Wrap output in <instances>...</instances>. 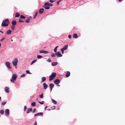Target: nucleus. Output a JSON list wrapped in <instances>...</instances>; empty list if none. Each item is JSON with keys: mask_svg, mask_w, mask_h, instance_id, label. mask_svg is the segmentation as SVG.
Returning <instances> with one entry per match:
<instances>
[{"mask_svg": "<svg viewBox=\"0 0 125 125\" xmlns=\"http://www.w3.org/2000/svg\"><path fill=\"white\" fill-rule=\"evenodd\" d=\"M9 23V20L8 19H6L3 21L1 24V26L3 27H7Z\"/></svg>", "mask_w": 125, "mask_h": 125, "instance_id": "f257e3e1", "label": "nucleus"}, {"mask_svg": "<svg viewBox=\"0 0 125 125\" xmlns=\"http://www.w3.org/2000/svg\"><path fill=\"white\" fill-rule=\"evenodd\" d=\"M56 73L55 72H53L49 76V80L51 81L53 80L56 77Z\"/></svg>", "mask_w": 125, "mask_h": 125, "instance_id": "f03ea898", "label": "nucleus"}, {"mask_svg": "<svg viewBox=\"0 0 125 125\" xmlns=\"http://www.w3.org/2000/svg\"><path fill=\"white\" fill-rule=\"evenodd\" d=\"M17 77V74L15 73L13 74L12 75V79L10 80L11 82L13 83H14V81L16 80Z\"/></svg>", "mask_w": 125, "mask_h": 125, "instance_id": "7ed1b4c3", "label": "nucleus"}, {"mask_svg": "<svg viewBox=\"0 0 125 125\" xmlns=\"http://www.w3.org/2000/svg\"><path fill=\"white\" fill-rule=\"evenodd\" d=\"M18 60L17 58H15L13 60L12 63L13 65L14 66H16L17 65Z\"/></svg>", "mask_w": 125, "mask_h": 125, "instance_id": "20e7f679", "label": "nucleus"}, {"mask_svg": "<svg viewBox=\"0 0 125 125\" xmlns=\"http://www.w3.org/2000/svg\"><path fill=\"white\" fill-rule=\"evenodd\" d=\"M46 9H50V7L48 4V2H47L45 3L43 7Z\"/></svg>", "mask_w": 125, "mask_h": 125, "instance_id": "39448f33", "label": "nucleus"}, {"mask_svg": "<svg viewBox=\"0 0 125 125\" xmlns=\"http://www.w3.org/2000/svg\"><path fill=\"white\" fill-rule=\"evenodd\" d=\"M5 64L8 69H10L11 68V67L10 66V63L9 62H6L5 63Z\"/></svg>", "mask_w": 125, "mask_h": 125, "instance_id": "423d86ee", "label": "nucleus"}, {"mask_svg": "<svg viewBox=\"0 0 125 125\" xmlns=\"http://www.w3.org/2000/svg\"><path fill=\"white\" fill-rule=\"evenodd\" d=\"M5 115L6 116H8L10 114V111L9 109H6L5 110Z\"/></svg>", "mask_w": 125, "mask_h": 125, "instance_id": "0eeeda50", "label": "nucleus"}, {"mask_svg": "<svg viewBox=\"0 0 125 125\" xmlns=\"http://www.w3.org/2000/svg\"><path fill=\"white\" fill-rule=\"evenodd\" d=\"M56 55L57 56V57H62V54L60 52H57L55 53Z\"/></svg>", "mask_w": 125, "mask_h": 125, "instance_id": "6e6552de", "label": "nucleus"}, {"mask_svg": "<svg viewBox=\"0 0 125 125\" xmlns=\"http://www.w3.org/2000/svg\"><path fill=\"white\" fill-rule=\"evenodd\" d=\"M60 81L59 79H57L54 81V83L55 84H58L60 83Z\"/></svg>", "mask_w": 125, "mask_h": 125, "instance_id": "1a4fd4ad", "label": "nucleus"}, {"mask_svg": "<svg viewBox=\"0 0 125 125\" xmlns=\"http://www.w3.org/2000/svg\"><path fill=\"white\" fill-rule=\"evenodd\" d=\"M39 52L40 53H43L44 54H46L49 53L48 52L44 50H40L39 51Z\"/></svg>", "mask_w": 125, "mask_h": 125, "instance_id": "9d476101", "label": "nucleus"}, {"mask_svg": "<svg viewBox=\"0 0 125 125\" xmlns=\"http://www.w3.org/2000/svg\"><path fill=\"white\" fill-rule=\"evenodd\" d=\"M43 88L44 89H46L48 87V85L46 83H44L43 84Z\"/></svg>", "mask_w": 125, "mask_h": 125, "instance_id": "9b49d317", "label": "nucleus"}, {"mask_svg": "<svg viewBox=\"0 0 125 125\" xmlns=\"http://www.w3.org/2000/svg\"><path fill=\"white\" fill-rule=\"evenodd\" d=\"M43 113L42 112L38 113L34 115V116H41L43 115Z\"/></svg>", "mask_w": 125, "mask_h": 125, "instance_id": "f8f14e48", "label": "nucleus"}, {"mask_svg": "<svg viewBox=\"0 0 125 125\" xmlns=\"http://www.w3.org/2000/svg\"><path fill=\"white\" fill-rule=\"evenodd\" d=\"M9 88L8 87H6L5 88V91L7 93H9Z\"/></svg>", "mask_w": 125, "mask_h": 125, "instance_id": "ddd939ff", "label": "nucleus"}, {"mask_svg": "<svg viewBox=\"0 0 125 125\" xmlns=\"http://www.w3.org/2000/svg\"><path fill=\"white\" fill-rule=\"evenodd\" d=\"M44 10V9L43 8L40 9L39 10V13L40 14L42 13L43 12Z\"/></svg>", "mask_w": 125, "mask_h": 125, "instance_id": "4468645a", "label": "nucleus"}, {"mask_svg": "<svg viewBox=\"0 0 125 125\" xmlns=\"http://www.w3.org/2000/svg\"><path fill=\"white\" fill-rule=\"evenodd\" d=\"M70 74V73L69 71H67L66 74V76L67 77H69Z\"/></svg>", "mask_w": 125, "mask_h": 125, "instance_id": "2eb2a0df", "label": "nucleus"}, {"mask_svg": "<svg viewBox=\"0 0 125 125\" xmlns=\"http://www.w3.org/2000/svg\"><path fill=\"white\" fill-rule=\"evenodd\" d=\"M11 23L12 25H16L17 24V22L13 20L12 21Z\"/></svg>", "mask_w": 125, "mask_h": 125, "instance_id": "dca6fc26", "label": "nucleus"}, {"mask_svg": "<svg viewBox=\"0 0 125 125\" xmlns=\"http://www.w3.org/2000/svg\"><path fill=\"white\" fill-rule=\"evenodd\" d=\"M58 64V62H52V65L53 66H55L57 65Z\"/></svg>", "mask_w": 125, "mask_h": 125, "instance_id": "f3484780", "label": "nucleus"}, {"mask_svg": "<svg viewBox=\"0 0 125 125\" xmlns=\"http://www.w3.org/2000/svg\"><path fill=\"white\" fill-rule=\"evenodd\" d=\"M32 110V108H28L27 110V113L28 114L30 112H31Z\"/></svg>", "mask_w": 125, "mask_h": 125, "instance_id": "a211bd4d", "label": "nucleus"}, {"mask_svg": "<svg viewBox=\"0 0 125 125\" xmlns=\"http://www.w3.org/2000/svg\"><path fill=\"white\" fill-rule=\"evenodd\" d=\"M68 44L65 45L62 48V49L64 50H66L68 49Z\"/></svg>", "mask_w": 125, "mask_h": 125, "instance_id": "6ab92c4d", "label": "nucleus"}, {"mask_svg": "<svg viewBox=\"0 0 125 125\" xmlns=\"http://www.w3.org/2000/svg\"><path fill=\"white\" fill-rule=\"evenodd\" d=\"M54 86V85L52 83H50L49 85V86L50 87V88H53Z\"/></svg>", "mask_w": 125, "mask_h": 125, "instance_id": "aec40b11", "label": "nucleus"}, {"mask_svg": "<svg viewBox=\"0 0 125 125\" xmlns=\"http://www.w3.org/2000/svg\"><path fill=\"white\" fill-rule=\"evenodd\" d=\"M11 31L10 30H8V31H7L6 33L7 35H9L11 34Z\"/></svg>", "mask_w": 125, "mask_h": 125, "instance_id": "412c9836", "label": "nucleus"}, {"mask_svg": "<svg viewBox=\"0 0 125 125\" xmlns=\"http://www.w3.org/2000/svg\"><path fill=\"white\" fill-rule=\"evenodd\" d=\"M78 37L77 34L74 33L73 34V37L75 38H77Z\"/></svg>", "mask_w": 125, "mask_h": 125, "instance_id": "4be33fe9", "label": "nucleus"}, {"mask_svg": "<svg viewBox=\"0 0 125 125\" xmlns=\"http://www.w3.org/2000/svg\"><path fill=\"white\" fill-rule=\"evenodd\" d=\"M42 81L41 82H43L44 81L46 80V78L45 77H42L41 78Z\"/></svg>", "mask_w": 125, "mask_h": 125, "instance_id": "5701e85b", "label": "nucleus"}, {"mask_svg": "<svg viewBox=\"0 0 125 125\" xmlns=\"http://www.w3.org/2000/svg\"><path fill=\"white\" fill-rule=\"evenodd\" d=\"M51 100H52V102L54 104H57V102L55 100L52 98L51 99Z\"/></svg>", "mask_w": 125, "mask_h": 125, "instance_id": "b1692460", "label": "nucleus"}, {"mask_svg": "<svg viewBox=\"0 0 125 125\" xmlns=\"http://www.w3.org/2000/svg\"><path fill=\"white\" fill-rule=\"evenodd\" d=\"M20 16V14L16 12L15 14V17H19Z\"/></svg>", "mask_w": 125, "mask_h": 125, "instance_id": "393cba45", "label": "nucleus"}, {"mask_svg": "<svg viewBox=\"0 0 125 125\" xmlns=\"http://www.w3.org/2000/svg\"><path fill=\"white\" fill-rule=\"evenodd\" d=\"M43 57L41 56V55H37V58L38 59H41V58H42Z\"/></svg>", "mask_w": 125, "mask_h": 125, "instance_id": "a878e982", "label": "nucleus"}, {"mask_svg": "<svg viewBox=\"0 0 125 125\" xmlns=\"http://www.w3.org/2000/svg\"><path fill=\"white\" fill-rule=\"evenodd\" d=\"M31 105L32 106H34L36 105V103L35 102L32 103L31 104Z\"/></svg>", "mask_w": 125, "mask_h": 125, "instance_id": "bb28decb", "label": "nucleus"}, {"mask_svg": "<svg viewBox=\"0 0 125 125\" xmlns=\"http://www.w3.org/2000/svg\"><path fill=\"white\" fill-rule=\"evenodd\" d=\"M20 18L21 19H25L26 17L25 16L22 15H21L20 16Z\"/></svg>", "mask_w": 125, "mask_h": 125, "instance_id": "cd10ccee", "label": "nucleus"}, {"mask_svg": "<svg viewBox=\"0 0 125 125\" xmlns=\"http://www.w3.org/2000/svg\"><path fill=\"white\" fill-rule=\"evenodd\" d=\"M37 61V60H34L31 63V65H32L33 64L35 63Z\"/></svg>", "mask_w": 125, "mask_h": 125, "instance_id": "c85d7f7f", "label": "nucleus"}, {"mask_svg": "<svg viewBox=\"0 0 125 125\" xmlns=\"http://www.w3.org/2000/svg\"><path fill=\"white\" fill-rule=\"evenodd\" d=\"M58 47V46H57L54 49V52H57V48Z\"/></svg>", "mask_w": 125, "mask_h": 125, "instance_id": "c756f323", "label": "nucleus"}, {"mask_svg": "<svg viewBox=\"0 0 125 125\" xmlns=\"http://www.w3.org/2000/svg\"><path fill=\"white\" fill-rule=\"evenodd\" d=\"M4 112V110H0V113L1 114H3Z\"/></svg>", "mask_w": 125, "mask_h": 125, "instance_id": "7c9ffc66", "label": "nucleus"}, {"mask_svg": "<svg viewBox=\"0 0 125 125\" xmlns=\"http://www.w3.org/2000/svg\"><path fill=\"white\" fill-rule=\"evenodd\" d=\"M37 11L36 12V13H35V14L33 16V19H34L37 16Z\"/></svg>", "mask_w": 125, "mask_h": 125, "instance_id": "2f4dec72", "label": "nucleus"}, {"mask_svg": "<svg viewBox=\"0 0 125 125\" xmlns=\"http://www.w3.org/2000/svg\"><path fill=\"white\" fill-rule=\"evenodd\" d=\"M25 22L27 23H28L30 21V20L28 18V19L27 20H25Z\"/></svg>", "mask_w": 125, "mask_h": 125, "instance_id": "473e14b6", "label": "nucleus"}, {"mask_svg": "<svg viewBox=\"0 0 125 125\" xmlns=\"http://www.w3.org/2000/svg\"><path fill=\"white\" fill-rule=\"evenodd\" d=\"M51 56L52 57H55L56 56L55 53H52L51 55Z\"/></svg>", "mask_w": 125, "mask_h": 125, "instance_id": "72a5a7b5", "label": "nucleus"}, {"mask_svg": "<svg viewBox=\"0 0 125 125\" xmlns=\"http://www.w3.org/2000/svg\"><path fill=\"white\" fill-rule=\"evenodd\" d=\"M26 72L27 74H31V73L30 72L29 70H26Z\"/></svg>", "mask_w": 125, "mask_h": 125, "instance_id": "f704fd0d", "label": "nucleus"}, {"mask_svg": "<svg viewBox=\"0 0 125 125\" xmlns=\"http://www.w3.org/2000/svg\"><path fill=\"white\" fill-rule=\"evenodd\" d=\"M43 93H42L41 94L39 95V96L40 97V98H42L43 97Z\"/></svg>", "mask_w": 125, "mask_h": 125, "instance_id": "c9c22d12", "label": "nucleus"}, {"mask_svg": "<svg viewBox=\"0 0 125 125\" xmlns=\"http://www.w3.org/2000/svg\"><path fill=\"white\" fill-rule=\"evenodd\" d=\"M38 103H39L40 104H44V102L43 101H42L41 102H40L39 101H38Z\"/></svg>", "mask_w": 125, "mask_h": 125, "instance_id": "e433bc0d", "label": "nucleus"}, {"mask_svg": "<svg viewBox=\"0 0 125 125\" xmlns=\"http://www.w3.org/2000/svg\"><path fill=\"white\" fill-rule=\"evenodd\" d=\"M6 103V102H2L1 103V104L2 105H4Z\"/></svg>", "mask_w": 125, "mask_h": 125, "instance_id": "4c0bfd02", "label": "nucleus"}, {"mask_svg": "<svg viewBox=\"0 0 125 125\" xmlns=\"http://www.w3.org/2000/svg\"><path fill=\"white\" fill-rule=\"evenodd\" d=\"M47 62H52V60H51L50 58H49L48 60L46 61Z\"/></svg>", "mask_w": 125, "mask_h": 125, "instance_id": "58836bf2", "label": "nucleus"}, {"mask_svg": "<svg viewBox=\"0 0 125 125\" xmlns=\"http://www.w3.org/2000/svg\"><path fill=\"white\" fill-rule=\"evenodd\" d=\"M24 22L22 19H20L19 20V22Z\"/></svg>", "mask_w": 125, "mask_h": 125, "instance_id": "ea45409f", "label": "nucleus"}, {"mask_svg": "<svg viewBox=\"0 0 125 125\" xmlns=\"http://www.w3.org/2000/svg\"><path fill=\"white\" fill-rule=\"evenodd\" d=\"M48 4L49 5V7L50 6H52L53 5V4L52 3H50L48 2Z\"/></svg>", "mask_w": 125, "mask_h": 125, "instance_id": "a19ab883", "label": "nucleus"}, {"mask_svg": "<svg viewBox=\"0 0 125 125\" xmlns=\"http://www.w3.org/2000/svg\"><path fill=\"white\" fill-rule=\"evenodd\" d=\"M14 28H15L14 26L13 25L11 26V29L12 30H14Z\"/></svg>", "mask_w": 125, "mask_h": 125, "instance_id": "79ce46f5", "label": "nucleus"}, {"mask_svg": "<svg viewBox=\"0 0 125 125\" xmlns=\"http://www.w3.org/2000/svg\"><path fill=\"white\" fill-rule=\"evenodd\" d=\"M62 0H60L57 2V4L58 5H59L60 4V2Z\"/></svg>", "mask_w": 125, "mask_h": 125, "instance_id": "37998d69", "label": "nucleus"}, {"mask_svg": "<svg viewBox=\"0 0 125 125\" xmlns=\"http://www.w3.org/2000/svg\"><path fill=\"white\" fill-rule=\"evenodd\" d=\"M55 0H50L49 1L51 3H53L54 2H55Z\"/></svg>", "mask_w": 125, "mask_h": 125, "instance_id": "c03bdc74", "label": "nucleus"}, {"mask_svg": "<svg viewBox=\"0 0 125 125\" xmlns=\"http://www.w3.org/2000/svg\"><path fill=\"white\" fill-rule=\"evenodd\" d=\"M61 51L62 52V54H63L64 53V50H63V49H62L61 48Z\"/></svg>", "mask_w": 125, "mask_h": 125, "instance_id": "a18cd8bd", "label": "nucleus"}, {"mask_svg": "<svg viewBox=\"0 0 125 125\" xmlns=\"http://www.w3.org/2000/svg\"><path fill=\"white\" fill-rule=\"evenodd\" d=\"M27 108V107L26 106H24V111H25Z\"/></svg>", "mask_w": 125, "mask_h": 125, "instance_id": "49530a36", "label": "nucleus"}, {"mask_svg": "<svg viewBox=\"0 0 125 125\" xmlns=\"http://www.w3.org/2000/svg\"><path fill=\"white\" fill-rule=\"evenodd\" d=\"M25 76V74H23L22 75H21V77H24Z\"/></svg>", "mask_w": 125, "mask_h": 125, "instance_id": "de8ad7c7", "label": "nucleus"}, {"mask_svg": "<svg viewBox=\"0 0 125 125\" xmlns=\"http://www.w3.org/2000/svg\"><path fill=\"white\" fill-rule=\"evenodd\" d=\"M36 111V109L35 108H34L32 112V113H34Z\"/></svg>", "mask_w": 125, "mask_h": 125, "instance_id": "09e8293b", "label": "nucleus"}, {"mask_svg": "<svg viewBox=\"0 0 125 125\" xmlns=\"http://www.w3.org/2000/svg\"><path fill=\"white\" fill-rule=\"evenodd\" d=\"M68 38L70 39L71 38V35H69L68 36Z\"/></svg>", "mask_w": 125, "mask_h": 125, "instance_id": "8fccbe9b", "label": "nucleus"}, {"mask_svg": "<svg viewBox=\"0 0 125 125\" xmlns=\"http://www.w3.org/2000/svg\"><path fill=\"white\" fill-rule=\"evenodd\" d=\"M5 39V38L4 37H3L2 39L0 40V41H2L3 40Z\"/></svg>", "mask_w": 125, "mask_h": 125, "instance_id": "3c124183", "label": "nucleus"}, {"mask_svg": "<svg viewBox=\"0 0 125 125\" xmlns=\"http://www.w3.org/2000/svg\"><path fill=\"white\" fill-rule=\"evenodd\" d=\"M53 108L52 109V110H54L55 109L56 107L55 106H53Z\"/></svg>", "mask_w": 125, "mask_h": 125, "instance_id": "603ef678", "label": "nucleus"}, {"mask_svg": "<svg viewBox=\"0 0 125 125\" xmlns=\"http://www.w3.org/2000/svg\"><path fill=\"white\" fill-rule=\"evenodd\" d=\"M28 19H29L30 20V19H32V17L31 16H30V17H28Z\"/></svg>", "mask_w": 125, "mask_h": 125, "instance_id": "864d4df0", "label": "nucleus"}, {"mask_svg": "<svg viewBox=\"0 0 125 125\" xmlns=\"http://www.w3.org/2000/svg\"><path fill=\"white\" fill-rule=\"evenodd\" d=\"M48 107V106H46L45 107V109H44V110H46V109Z\"/></svg>", "mask_w": 125, "mask_h": 125, "instance_id": "5fc2aeb1", "label": "nucleus"}, {"mask_svg": "<svg viewBox=\"0 0 125 125\" xmlns=\"http://www.w3.org/2000/svg\"><path fill=\"white\" fill-rule=\"evenodd\" d=\"M52 110V109H47V110H48V111H50V110Z\"/></svg>", "mask_w": 125, "mask_h": 125, "instance_id": "6e6d98bb", "label": "nucleus"}, {"mask_svg": "<svg viewBox=\"0 0 125 125\" xmlns=\"http://www.w3.org/2000/svg\"><path fill=\"white\" fill-rule=\"evenodd\" d=\"M0 32L2 33H3V31H1L0 30Z\"/></svg>", "mask_w": 125, "mask_h": 125, "instance_id": "4d7b16f0", "label": "nucleus"}, {"mask_svg": "<svg viewBox=\"0 0 125 125\" xmlns=\"http://www.w3.org/2000/svg\"><path fill=\"white\" fill-rule=\"evenodd\" d=\"M122 0H118V1L119 2H121V1H122Z\"/></svg>", "mask_w": 125, "mask_h": 125, "instance_id": "13d9d810", "label": "nucleus"}, {"mask_svg": "<svg viewBox=\"0 0 125 125\" xmlns=\"http://www.w3.org/2000/svg\"><path fill=\"white\" fill-rule=\"evenodd\" d=\"M51 88V89H50V90L51 91H52V89H53V88Z\"/></svg>", "mask_w": 125, "mask_h": 125, "instance_id": "bf43d9fd", "label": "nucleus"}, {"mask_svg": "<svg viewBox=\"0 0 125 125\" xmlns=\"http://www.w3.org/2000/svg\"><path fill=\"white\" fill-rule=\"evenodd\" d=\"M1 97L0 96V101L1 100Z\"/></svg>", "mask_w": 125, "mask_h": 125, "instance_id": "052dcab7", "label": "nucleus"}, {"mask_svg": "<svg viewBox=\"0 0 125 125\" xmlns=\"http://www.w3.org/2000/svg\"><path fill=\"white\" fill-rule=\"evenodd\" d=\"M57 86H60V85H57Z\"/></svg>", "mask_w": 125, "mask_h": 125, "instance_id": "680f3d73", "label": "nucleus"}, {"mask_svg": "<svg viewBox=\"0 0 125 125\" xmlns=\"http://www.w3.org/2000/svg\"><path fill=\"white\" fill-rule=\"evenodd\" d=\"M13 41V40H11V41Z\"/></svg>", "mask_w": 125, "mask_h": 125, "instance_id": "e2e57ef3", "label": "nucleus"}, {"mask_svg": "<svg viewBox=\"0 0 125 125\" xmlns=\"http://www.w3.org/2000/svg\"><path fill=\"white\" fill-rule=\"evenodd\" d=\"M15 68H16V67H15Z\"/></svg>", "mask_w": 125, "mask_h": 125, "instance_id": "0e129e2a", "label": "nucleus"}]
</instances>
